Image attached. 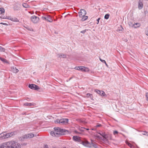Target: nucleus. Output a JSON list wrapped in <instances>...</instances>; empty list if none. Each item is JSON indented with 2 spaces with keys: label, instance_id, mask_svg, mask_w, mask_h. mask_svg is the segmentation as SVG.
I'll return each instance as SVG.
<instances>
[{
  "label": "nucleus",
  "instance_id": "6ab92c4d",
  "mask_svg": "<svg viewBox=\"0 0 148 148\" xmlns=\"http://www.w3.org/2000/svg\"><path fill=\"white\" fill-rule=\"evenodd\" d=\"M82 17V18L81 19V21H84L88 19V17L87 16H84Z\"/></svg>",
  "mask_w": 148,
  "mask_h": 148
},
{
  "label": "nucleus",
  "instance_id": "4be33fe9",
  "mask_svg": "<svg viewBox=\"0 0 148 148\" xmlns=\"http://www.w3.org/2000/svg\"><path fill=\"white\" fill-rule=\"evenodd\" d=\"M128 23V25H129V26L130 27H131L134 28V24H133L132 22H129Z\"/></svg>",
  "mask_w": 148,
  "mask_h": 148
},
{
  "label": "nucleus",
  "instance_id": "8fccbe9b",
  "mask_svg": "<svg viewBox=\"0 0 148 148\" xmlns=\"http://www.w3.org/2000/svg\"><path fill=\"white\" fill-rule=\"evenodd\" d=\"M1 57H0V59H1Z\"/></svg>",
  "mask_w": 148,
  "mask_h": 148
},
{
  "label": "nucleus",
  "instance_id": "de8ad7c7",
  "mask_svg": "<svg viewBox=\"0 0 148 148\" xmlns=\"http://www.w3.org/2000/svg\"><path fill=\"white\" fill-rule=\"evenodd\" d=\"M75 132H76V133H78V132H76V131H75Z\"/></svg>",
  "mask_w": 148,
  "mask_h": 148
},
{
  "label": "nucleus",
  "instance_id": "9d476101",
  "mask_svg": "<svg viewBox=\"0 0 148 148\" xmlns=\"http://www.w3.org/2000/svg\"><path fill=\"white\" fill-rule=\"evenodd\" d=\"M73 138L74 140L79 142H80L81 140L80 137L77 136H73Z\"/></svg>",
  "mask_w": 148,
  "mask_h": 148
},
{
  "label": "nucleus",
  "instance_id": "a878e982",
  "mask_svg": "<svg viewBox=\"0 0 148 148\" xmlns=\"http://www.w3.org/2000/svg\"><path fill=\"white\" fill-rule=\"evenodd\" d=\"M0 12H1V14H2L5 12V10L3 8H0Z\"/></svg>",
  "mask_w": 148,
  "mask_h": 148
},
{
  "label": "nucleus",
  "instance_id": "473e14b6",
  "mask_svg": "<svg viewBox=\"0 0 148 148\" xmlns=\"http://www.w3.org/2000/svg\"><path fill=\"white\" fill-rule=\"evenodd\" d=\"M10 135V137H11L14 135V132H12L10 133H8Z\"/></svg>",
  "mask_w": 148,
  "mask_h": 148
},
{
  "label": "nucleus",
  "instance_id": "a211bd4d",
  "mask_svg": "<svg viewBox=\"0 0 148 148\" xmlns=\"http://www.w3.org/2000/svg\"><path fill=\"white\" fill-rule=\"evenodd\" d=\"M140 23H136L134 24V28H137L140 27Z\"/></svg>",
  "mask_w": 148,
  "mask_h": 148
},
{
  "label": "nucleus",
  "instance_id": "09e8293b",
  "mask_svg": "<svg viewBox=\"0 0 148 148\" xmlns=\"http://www.w3.org/2000/svg\"><path fill=\"white\" fill-rule=\"evenodd\" d=\"M81 130V131H84L83 130Z\"/></svg>",
  "mask_w": 148,
  "mask_h": 148
},
{
  "label": "nucleus",
  "instance_id": "39448f33",
  "mask_svg": "<svg viewBox=\"0 0 148 148\" xmlns=\"http://www.w3.org/2000/svg\"><path fill=\"white\" fill-rule=\"evenodd\" d=\"M75 69L81 71H82L87 72L89 71L88 68L82 66L75 67Z\"/></svg>",
  "mask_w": 148,
  "mask_h": 148
},
{
  "label": "nucleus",
  "instance_id": "0eeeda50",
  "mask_svg": "<svg viewBox=\"0 0 148 148\" xmlns=\"http://www.w3.org/2000/svg\"><path fill=\"white\" fill-rule=\"evenodd\" d=\"M79 16L80 17H83L86 15V12L84 9H81L80 10V12H79Z\"/></svg>",
  "mask_w": 148,
  "mask_h": 148
},
{
  "label": "nucleus",
  "instance_id": "ea45409f",
  "mask_svg": "<svg viewBox=\"0 0 148 148\" xmlns=\"http://www.w3.org/2000/svg\"><path fill=\"white\" fill-rule=\"evenodd\" d=\"M42 19L43 20H46V18H47V16H42Z\"/></svg>",
  "mask_w": 148,
  "mask_h": 148
},
{
  "label": "nucleus",
  "instance_id": "ddd939ff",
  "mask_svg": "<svg viewBox=\"0 0 148 148\" xmlns=\"http://www.w3.org/2000/svg\"><path fill=\"white\" fill-rule=\"evenodd\" d=\"M143 4L141 2L140 0L138 1V8L139 10H140L143 8Z\"/></svg>",
  "mask_w": 148,
  "mask_h": 148
},
{
  "label": "nucleus",
  "instance_id": "9b49d317",
  "mask_svg": "<svg viewBox=\"0 0 148 148\" xmlns=\"http://www.w3.org/2000/svg\"><path fill=\"white\" fill-rule=\"evenodd\" d=\"M11 70L14 73H16L19 71L18 70L16 69V67H14V66L11 67Z\"/></svg>",
  "mask_w": 148,
  "mask_h": 148
},
{
  "label": "nucleus",
  "instance_id": "5701e85b",
  "mask_svg": "<svg viewBox=\"0 0 148 148\" xmlns=\"http://www.w3.org/2000/svg\"><path fill=\"white\" fill-rule=\"evenodd\" d=\"M24 105L25 106H33L34 104H33L31 103H25L24 104Z\"/></svg>",
  "mask_w": 148,
  "mask_h": 148
},
{
  "label": "nucleus",
  "instance_id": "423d86ee",
  "mask_svg": "<svg viewBox=\"0 0 148 148\" xmlns=\"http://www.w3.org/2000/svg\"><path fill=\"white\" fill-rule=\"evenodd\" d=\"M29 87L34 90H37L39 89V88L37 85L33 84H29Z\"/></svg>",
  "mask_w": 148,
  "mask_h": 148
},
{
  "label": "nucleus",
  "instance_id": "1a4fd4ad",
  "mask_svg": "<svg viewBox=\"0 0 148 148\" xmlns=\"http://www.w3.org/2000/svg\"><path fill=\"white\" fill-rule=\"evenodd\" d=\"M95 91L101 96H104L106 95L105 92L103 91H100L98 90H95Z\"/></svg>",
  "mask_w": 148,
  "mask_h": 148
},
{
  "label": "nucleus",
  "instance_id": "393cba45",
  "mask_svg": "<svg viewBox=\"0 0 148 148\" xmlns=\"http://www.w3.org/2000/svg\"><path fill=\"white\" fill-rule=\"evenodd\" d=\"M22 5L25 8H28L29 7V5L26 3H23Z\"/></svg>",
  "mask_w": 148,
  "mask_h": 148
},
{
  "label": "nucleus",
  "instance_id": "20e7f679",
  "mask_svg": "<svg viewBox=\"0 0 148 148\" xmlns=\"http://www.w3.org/2000/svg\"><path fill=\"white\" fill-rule=\"evenodd\" d=\"M31 21L34 23H38L39 21V18L38 17L33 15L31 16L30 18Z\"/></svg>",
  "mask_w": 148,
  "mask_h": 148
},
{
  "label": "nucleus",
  "instance_id": "aec40b11",
  "mask_svg": "<svg viewBox=\"0 0 148 148\" xmlns=\"http://www.w3.org/2000/svg\"><path fill=\"white\" fill-rule=\"evenodd\" d=\"M11 21H14V22H18L19 21V20L17 18H16L15 17L14 18H12L11 19Z\"/></svg>",
  "mask_w": 148,
  "mask_h": 148
},
{
  "label": "nucleus",
  "instance_id": "dca6fc26",
  "mask_svg": "<svg viewBox=\"0 0 148 148\" xmlns=\"http://www.w3.org/2000/svg\"><path fill=\"white\" fill-rule=\"evenodd\" d=\"M82 143L83 145L86 146H88L89 144V142L87 141H82Z\"/></svg>",
  "mask_w": 148,
  "mask_h": 148
},
{
  "label": "nucleus",
  "instance_id": "b1692460",
  "mask_svg": "<svg viewBox=\"0 0 148 148\" xmlns=\"http://www.w3.org/2000/svg\"><path fill=\"white\" fill-rule=\"evenodd\" d=\"M0 60H1V61H2L3 62H5L7 63H8V62L5 59L1 58V59H0Z\"/></svg>",
  "mask_w": 148,
  "mask_h": 148
},
{
  "label": "nucleus",
  "instance_id": "c9c22d12",
  "mask_svg": "<svg viewBox=\"0 0 148 148\" xmlns=\"http://www.w3.org/2000/svg\"><path fill=\"white\" fill-rule=\"evenodd\" d=\"M145 34L147 35L148 36V27L146 28Z\"/></svg>",
  "mask_w": 148,
  "mask_h": 148
},
{
  "label": "nucleus",
  "instance_id": "f3484780",
  "mask_svg": "<svg viewBox=\"0 0 148 148\" xmlns=\"http://www.w3.org/2000/svg\"><path fill=\"white\" fill-rule=\"evenodd\" d=\"M99 134L101 135L103 137L105 138L106 139L108 140V139L107 138L108 137H107V136L105 134V133H102L101 134L100 133Z\"/></svg>",
  "mask_w": 148,
  "mask_h": 148
},
{
  "label": "nucleus",
  "instance_id": "412c9836",
  "mask_svg": "<svg viewBox=\"0 0 148 148\" xmlns=\"http://www.w3.org/2000/svg\"><path fill=\"white\" fill-rule=\"evenodd\" d=\"M19 7L16 4H15L14 7V9L15 10H18L19 9Z\"/></svg>",
  "mask_w": 148,
  "mask_h": 148
},
{
  "label": "nucleus",
  "instance_id": "c756f323",
  "mask_svg": "<svg viewBox=\"0 0 148 148\" xmlns=\"http://www.w3.org/2000/svg\"><path fill=\"white\" fill-rule=\"evenodd\" d=\"M5 51V48H3V47L0 46V51L1 52H4Z\"/></svg>",
  "mask_w": 148,
  "mask_h": 148
},
{
  "label": "nucleus",
  "instance_id": "72a5a7b5",
  "mask_svg": "<svg viewBox=\"0 0 148 148\" xmlns=\"http://www.w3.org/2000/svg\"><path fill=\"white\" fill-rule=\"evenodd\" d=\"M113 133L114 135H115L116 134H117L118 133V132L117 131L115 130L113 131Z\"/></svg>",
  "mask_w": 148,
  "mask_h": 148
},
{
  "label": "nucleus",
  "instance_id": "f03ea898",
  "mask_svg": "<svg viewBox=\"0 0 148 148\" xmlns=\"http://www.w3.org/2000/svg\"><path fill=\"white\" fill-rule=\"evenodd\" d=\"M54 131H52L50 132V134L53 136H59L65 134L64 133H69V131L64 129L60 128L54 127Z\"/></svg>",
  "mask_w": 148,
  "mask_h": 148
},
{
  "label": "nucleus",
  "instance_id": "c03bdc74",
  "mask_svg": "<svg viewBox=\"0 0 148 148\" xmlns=\"http://www.w3.org/2000/svg\"><path fill=\"white\" fill-rule=\"evenodd\" d=\"M82 129H86V130H89V129L88 128L86 129L85 127H82Z\"/></svg>",
  "mask_w": 148,
  "mask_h": 148
},
{
  "label": "nucleus",
  "instance_id": "7c9ffc66",
  "mask_svg": "<svg viewBox=\"0 0 148 148\" xmlns=\"http://www.w3.org/2000/svg\"><path fill=\"white\" fill-rule=\"evenodd\" d=\"M142 134L148 136V132L146 131H143L142 133Z\"/></svg>",
  "mask_w": 148,
  "mask_h": 148
},
{
  "label": "nucleus",
  "instance_id": "2f4dec72",
  "mask_svg": "<svg viewBox=\"0 0 148 148\" xmlns=\"http://www.w3.org/2000/svg\"><path fill=\"white\" fill-rule=\"evenodd\" d=\"M86 97H90L91 98L92 97V95L91 94L87 93L86 95Z\"/></svg>",
  "mask_w": 148,
  "mask_h": 148
},
{
  "label": "nucleus",
  "instance_id": "37998d69",
  "mask_svg": "<svg viewBox=\"0 0 148 148\" xmlns=\"http://www.w3.org/2000/svg\"><path fill=\"white\" fill-rule=\"evenodd\" d=\"M0 24H3V25H7V24L6 23H0Z\"/></svg>",
  "mask_w": 148,
  "mask_h": 148
},
{
  "label": "nucleus",
  "instance_id": "e433bc0d",
  "mask_svg": "<svg viewBox=\"0 0 148 148\" xmlns=\"http://www.w3.org/2000/svg\"><path fill=\"white\" fill-rule=\"evenodd\" d=\"M87 30V29H85L80 32V33L84 34L85 33L86 31Z\"/></svg>",
  "mask_w": 148,
  "mask_h": 148
},
{
  "label": "nucleus",
  "instance_id": "2eb2a0df",
  "mask_svg": "<svg viewBox=\"0 0 148 148\" xmlns=\"http://www.w3.org/2000/svg\"><path fill=\"white\" fill-rule=\"evenodd\" d=\"M46 21L49 22H52L53 21V20L50 16L48 15L47 16V18Z\"/></svg>",
  "mask_w": 148,
  "mask_h": 148
},
{
  "label": "nucleus",
  "instance_id": "7ed1b4c3",
  "mask_svg": "<svg viewBox=\"0 0 148 148\" xmlns=\"http://www.w3.org/2000/svg\"><path fill=\"white\" fill-rule=\"evenodd\" d=\"M69 119H58L55 121L56 123H59L60 124H66L68 123Z\"/></svg>",
  "mask_w": 148,
  "mask_h": 148
},
{
  "label": "nucleus",
  "instance_id": "a18cd8bd",
  "mask_svg": "<svg viewBox=\"0 0 148 148\" xmlns=\"http://www.w3.org/2000/svg\"><path fill=\"white\" fill-rule=\"evenodd\" d=\"M44 148H48V147L47 145H45Z\"/></svg>",
  "mask_w": 148,
  "mask_h": 148
},
{
  "label": "nucleus",
  "instance_id": "4468645a",
  "mask_svg": "<svg viewBox=\"0 0 148 148\" xmlns=\"http://www.w3.org/2000/svg\"><path fill=\"white\" fill-rule=\"evenodd\" d=\"M58 57L60 58H65L66 57V55L65 54L63 53H59L58 54Z\"/></svg>",
  "mask_w": 148,
  "mask_h": 148
},
{
  "label": "nucleus",
  "instance_id": "4c0bfd02",
  "mask_svg": "<svg viewBox=\"0 0 148 148\" xmlns=\"http://www.w3.org/2000/svg\"><path fill=\"white\" fill-rule=\"evenodd\" d=\"M146 99L148 101V93H146Z\"/></svg>",
  "mask_w": 148,
  "mask_h": 148
},
{
  "label": "nucleus",
  "instance_id": "6e6552de",
  "mask_svg": "<svg viewBox=\"0 0 148 148\" xmlns=\"http://www.w3.org/2000/svg\"><path fill=\"white\" fill-rule=\"evenodd\" d=\"M34 134L32 133L29 134L24 135L23 138L24 139L31 138L34 137Z\"/></svg>",
  "mask_w": 148,
  "mask_h": 148
},
{
  "label": "nucleus",
  "instance_id": "c85d7f7f",
  "mask_svg": "<svg viewBox=\"0 0 148 148\" xmlns=\"http://www.w3.org/2000/svg\"><path fill=\"white\" fill-rule=\"evenodd\" d=\"M126 143L131 148H133V145L130 143H129V142H126Z\"/></svg>",
  "mask_w": 148,
  "mask_h": 148
},
{
  "label": "nucleus",
  "instance_id": "f8f14e48",
  "mask_svg": "<svg viewBox=\"0 0 148 148\" xmlns=\"http://www.w3.org/2000/svg\"><path fill=\"white\" fill-rule=\"evenodd\" d=\"M0 136H3L2 138H8L10 137V135L8 133L4 134L3 133L0 134Z\"/></svg>",
  "mask_w": 148,
  "mask_h": 148
},
{
  "label": "nucleus",
  "instance_id": "49530a36",
  "mask_svg": "<svg viewBox=\"0 0 148 148\" xmlns=\"http://www.w3.org/2000/svg\"><path fill=\"white\" fill-rule=\"evenodd\" d=\"M105 63V64L106 66H108V65L106 63H106Z\"/></svg>",
  "mask_w": 148,
  "mask_h": 148
},
{
  "label": "nucleus",
  "instance_id": "cd10ccee",
  "mask_svg": "<svg viewBox=\"0 0 148 148\" xmlns=\"http://www.w3.org/2000/svg\"><path fill=\"white\" fill-rule=\"evenodd\" d=\"M1 18H3V19H9V20H11V19L12 18V17L11 16H6V17L5 18H2L1 17Z\"/></svg>",
  "mask_w": 148,
  "mask_h": 148
},
{
  "label": "nucleus",
  "instance_id": "a19ab883",
  "mask_svg": "<svg viewBox=\"0 0 148 148\" xmlns=\"http://www.w3.org/2000/svg\"><path fill=\"white\" fill-rule=\"evenodd\" d=\"M101 126V125L99 123H98L96 125V127H100Z\"/></svg>",
  "mask_w": 148,
  "mask_h": 148
},
{
  "label": "nucleus",
  "instance_id": "79ce46f5",
  "mask_svg": "<svg viewBox=\"0 0 148 148\" xmlns=\"http://www.w3.org/2000/svg\"><path fill=\"white\" fill-rule=\"evenodd\" d=\"M100 18H99L97 20V24H98L99 22V21L100 20Z\"/></svg>",
  "mask_w": 148,
  "mask_h": 148
},
{
  "label": "nucleus",
  "instance_id": "bb28decb",
  "mask_svg": "<svg viewBox=\"0 0 148 148\" xmlns=\"http://www.w3.org/2000/svg\"><path fill=\"white\" fill-rule=\"evenodd\" d=\"M110 16V15L108 14H107L105 15L104 16V18L105 19H108L109 18Z\"/></svg>",
  "mask_w": 148,
  "mask_h": 148
},
{
  "label": "nucleus",
  "instance_id": "58836bf2",
  "mask_svg": "<svg viewBox=\"0 0 148 148\" xmlns=\"http://www.w3.org/2000/svg\"><path fill=\"white\" fill-rule=\"evenodd\" d=\"M100 60L103 63H106V61L104 60H102L101 58H99Z\"/></svg>",
  "mask_w": 148,
  "mask_h": 148
},
{
  "label": "nucleus",
  "instance_id": "f704fd0d",
  "mask_svg": "<svg viewBox=\"0 0 148 148\" xmlns=\"http://www.w3.org/2000/svg\"><path fill=\"white\" fill-rule=\"evenodd\" d=\"M123 28L121 26H120V27H119L118 30L119 31H122Z\"/></svg>",
  "mask_w": 148,
  "mask_h": 148
},
{
  "label": "nucleus",
  "instance_id": "f257e3e1",
  "mask_svg": "<svg viewBox=\"0 0 148 148\" xmlns=\"http://www.w3.org/2000/svg\"><path fill=\"white\" fill-rule=\"evenodd\" d=\"M21 148L20 144L14 141H8L3 143L0 148Z\"/></svg>",
  "mask_w": 148,
  "mask_h": 148
}]
</instances>
